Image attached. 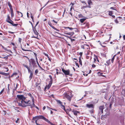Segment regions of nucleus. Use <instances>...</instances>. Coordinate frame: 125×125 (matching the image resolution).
<instances>
[{"label":"nucleus","instance_id":"f257e3e1","mask_svg":"<svg viewBox=\"0 0 125 125\" xmlns=\"http://www.w3.org/2000/svg\"><path fill=\"white\" fill-rule=\"evenodd\" d=\"M17 96L18 99L17 100V102L19 106L23 107H25L27 106V105L30 102L28 100L27 102L25 101V98L23 95H17Z\"/></svg>","mask_w":125,"mask_h":125},{"label":"nucleus","instance_id":"f03ea898","mask_svg":"<svg viewBox=\"0 0 125 125\" xmlns=\"http://www.w3.org/2000/svg\"><path fill=\"white\" fill-rule=\"evenodd\" d=\"M25 57L28 58L29 62V64L30 66L31 67H32L34 69L37 67L35 61L34 59H30L27 57L25 56Z\"/></svg>","mask_w":125,"mask_h":125},{"label":"nucleus","instance_id":"7ed1b4c3","mask_svg":"<svg viewBox=\"0 0 125 125\" xmlns=\"http://www.w3.org/2000/svg\"><path fill=\"white\" fill-rule=\"evenodd\" d=\"M49 76L50 78V82L49 83V84L48 86H46L45 88H47V89H49L52 85V78L51 75H49Z\"/></svg>","mask_w":125,"mask_h":125},{"label":"nucleus","instance_id":"20e7f679","mask_svg":"<svg viewBox=\"0 0 125 125\" xmlns=\"http://www.w3.org/2000/svg\"><path fill=\"white\" fill-rule=\"evenodd\" d=\"M35 28V27L34 28L33 27L32 28V30L35 34L36 35V36H33L32 37L33 38H37L38 33V32H37Z\"/></svg>","mask_w":125,"mask_h":125},{"label":"nucleus","instance_id":"39448f33","mask_svg":"<svg viewBox=\"0 0 125 125\" xmlns=\"http://www.w3.org/2000/svg\"><path fill=\"white\" fill-rule=\"evenodd\" d=\"M27 106H29L31 107V108L33 107L36 108L37 109H39L38 108L37 106H36L34 104V102H32V104H31L30 103V102L27 105Z\"/></svg>","mask_w":125,"mask_h":125},{"label":"nucleus","instance_id":"423d86ee","mask_svg":"<svg viewBox=\"0 0 125 125\" xmlns=\"http://www.w3.org/2000/svg\"><path fill=\"white\" fill-rule=\"evenodd\" d=\"M65 97L70 101L71 100V98L73 97L72 95L71 94L70 96L68 94H66L65 95Z\"/></svg>","mask_w":125,"mask_h":125},{"label":"nucleus","instance_id":"0eeeda50","mask_svg":"<svg viewBox=\"0 0 125 125\" xmlns=\"http://www.w3.org/2000/svg\"><path fill=\"white\" fill-rule=\"evenodd\" d=\"M7 21L9 23L11 24L13 26H16L18 25L17 24H14L13 21L10 19Z\"/></svg>","mask_w":125,"mask_h":125},{"label":"nucleus","instance_id":"6e6552de","mask_svg":"<svg viewBox=\"0 0 125 125\" xmlns=\"http://www.w3.org/2000/svg\"><path fill=\"white\" fill-rule=\"evenodd\" d=\"M48 24L54 30H56L58 31H59V30L58 29H57L54 26H53L52 24L51 23L50 21H49L48 22Z\"/></svg>","mask_w":125,"mask_h":125},{"label":"nucleus","instance_id":"1a4fd4ad","mask_svg":"<svg viewBox=\"0 0 125 125\" xmlns=\"http://www.w3.org/2000/svg\"><path fill=\"white\" fill-rule=\"evenodd\" d=\"M81 47L83 49H87L89 48V46L87 44H84L83 45L81 46Z\"/></svg>","mask_w":125,"mask_h":125},{"label":"nucleus","instance_id":"9d476101","mask_svg":"<svg viewBox=\"0 0 125 125\" xmlns=\"http://www.w3.org/2000/svg\"><path fill=\"white\" fill-rule=\"evenodd\" d=\"M62 71L66 75H68L70 71L69 70H65L63 69H62Z\"/></svg>","mask_w":125,"mask_h":125},{"label":"nucleus","instance_id":"9b49d317","mask_svg":"<svg viewBox=\"0 0 125 125\" xmlns=\"http://www.w3.org/2000/svg\"><path fill=\"white\" fill-rule=\"evenodd\" d=\"M94 63H96L97 61L99 62V60L98 59V57L97 56L95 55H94Z\"/></svg>","mask_w":125,"mask_h":125},{"label":"nucleus","instance_id":"f8f14e48","mask_svg":"<svg viewBox=\"0 0 125 125\" xmlns=\"http://www.w3.org/2000/svg\"><path fill=\"white\" fill-rule=\"evenodd\" d=\"M39 116H37L33 118V120H35V123L37 125H38V124L37 123V120L40 119L39 117H38Z\"/></svg>","mask_w":125,"mask_h":125},{"label":"nucleus","instance_id":"ddd939ff","mask_svg":"<svg viewBox=\"0 0 125 125\" xmlns=\"http://www.w3.org/2000/svg\"><path fill=\"white\" fill-rule=\"evenodd\" d=\"M104 108V105L101 106L99 107V109L100 110L102 113H103V110Z\"/></svg>","mask_w":125,"mask_h":125},{"label":"nucleus","instance_id":"4468645a","mask_svg":"<svg viewBox=\"0 0 125 125\" xmlns=\"http://www.w3.org/2000/svg\"><path fill=\"white\" fill-rule=\"evenodd\" d=\"M86 107L89 108H93L94 107V105L93 104H86Z\"/></svg>","mask_w":125,"mask_h":125},{"label":"nucleus","instance_id":"2eb2a0df","mask_svg":"<svg viewBox=\"0 0 125 125\" xmlns=\"http://www.w3.org/2000/svg\"><path fill=\"white\" fill-rule=\"evenodd\" d=\"M28 96H30V97L31 98V99L32 100V102H34V99L33 98V97L32 94L30 93H29L28 94Z\"/></svg>","mask_w":125,"mask_h":125},{"label":"nucleus","instance_id":"dca6fc26","mask_svg":"<svg viewBox=\"0 0 125 125\" xmlns=\"http://www.w3.org/2000/svg\"><path fill=\"white\" fill-rule=\"evenodd\" d=\"M72 112L74 114L75 116H77V113H79V112L77 111H74L73 110Z\"/></svg>","mask_w":125,"mask_h":125},{"label":"nucleus","instance_id":"f3484780","mask_svg":"<svg viewBox=\"0 0 125 125\" xmlns=\"http://www.w3.org/2000/svg\"><path fill=\"white\" fill-rule=\"evenodd\" d=\"M8 4L9 6V7H10V10H12L13 9L12 8V6L10 3V2H8Z\"/></svg>","mask_w":125,"mask_h":125},{"label":"nucleus","instance_id":"a211bd4d","mask_svg":"<svg viewBox=\"0 0 125 125\" xmlns=\"http://www.w3.org/2000/svg\"><path fill=\"white\" fill-rule=\"evenodd\" d=\"M0 74H1L2 75H4L5 76H8V74L7 73H5L3 72H0Z\"/></svg>","mask_w":125,"mask_h":125},{"label":"nucleus","instance_id":"6ab92c4d","mask_svg":"<svg viewBox=\"0 0 125 125\" xmlns=\"http://www.w3.org/2000/svg\"><path fill=\"white\" fill-rule=\"evenodd\" d=\"M10 12H11V17H12L14 16V14L13 11V10H10Z\"/></svg>","mask_w":125,"mask_h":125},{"label":"nucleus","instance_id":"aec40b11","mask_svg":"<svg viewBox=\"0 0 125 125\" xmlns=\"http://www.w3.org/2000/svg\"><path fill=\"white\" fill-rule=\"evenodd\" d=\"M17 12L18 13V14L19 16L21 17H22L23 16V15L22 13L21 12H19L18 11H17Z\"/></svg>","mask_w":125,"mask_h":125},{"label":"nucleus","instance_id":"412c9836","mask_svg":"<svg viewBox=\"0 0 125 125\" xmlns=\"http://www.w3.org/2000/svg\"><path fill=\"white\" fill-rule=\"evenodd\" d=\"M106 63H107V64H106L105 63L104 64L105 65H106L107 66L109 65L110 63V60H109L107 61Z\"/></svg>","mask_w":125,"mask_h":125},{"label":"nucleus","instance_id":"4be33fe9","mask_svg":"<svg viewBox=\"0 0 125 125\" xmlns=\"http://www.w3.org/2000/svg\"><path fill=\"white\" fill-rule=\"evenodd\" d=\"M86 19L85 18H83L82 19H80V21L81 23H83L86 20Z\"/></svg>","mask_w":125,"mask_h":125},{"label":"nucleus","instance_id":"5701e85b","mask_svg":"<svg viewBox=\"0 0 125 125\" xmlns=\"http://www.w3.org/2000/svg\"><path fill=\"white\" fill-rule=\"evenodd\" d=\"M23 66L26 67L28 69V71L30 70V69L29 68L27 65L24 64H23Z\"/></svg>","mask_w":125,"mask_h":125},{"label":"nucleus","instance_id":"b1692460","mask_svg":"<svg viewBox=\"0 0 125 125\" xmlns=\"http://www.w3.org/2000/svg\"><path fill=\"white\" fill-rule=\"evenodd\" d=\"M40 119H42L44 120L45 117L42 115H39V117Z\"/></svg>","mask_w":125,"mask_h":125},{"label":"nucleus","instance_id":"393cba45","mask_svg":"<svg viewBox=\"0 0 125 125\" xmlns=\"http://www.w3.org/2000/svg\"><path fill=\"white\" fill-rule=\"evenodd\" d=\"M88 3L89 5L92 4V2L91 0H89L88 1Z\"/></svg>","mask_w":125,"mask_h":125},{"label":"nucleus","instance_id":"a878e982","mask_svg":"<svg viewBox=\"0 0 125 125\" xmlns=\"http://www.w3.org/2000/svg\"><path fill=\"white\" fill-rule=\"evenodd\" d=\"M32 75H33V73H32V72H30V74L29 76V78L30 79H31V78L32 77Z\"/></svg>","mask_w":125,"mask_h":125},{"label":"nucleus","instance_id":"bb28decb","mask_svg":"<svg viewBox=\"0 0 125 125\" xmlns=\"http://www.w3.org/2000/svg\"><path fill=\"white\" fill-rule=\"evenodd\" d=\"M4 49L6 51H7L9 52H10L11 53H12V51L11 50H8L7 49V48H5Z\"/></svg>","mask_w":125,"mask_h":125},{"label":"nucleus","instance_id":"cd10ccee","mask_svg":"<svg viewBox=\"0 0 125 125\" xmlns=\"http://www.w3.org/2000/svg\"><path fill=\"white\" fill-rule=\"evenodd\" d=\"M44 120L46 122H48V123H51L50 121L48 119H46L45 118H44Z\"/></svg>","mask_w":125,"mask_h":125},{"label":"nucleus","instance_id":"c85d7f7f","mask_svg":"<svg viewBox=\"0 0 125 125\" xmlns=\"http://www.w3.org/2000/svg\"><path fill=\"white\" fill-rule=\"evenodd\" d=\"M113 13L112 11H109V15L110 16H112Z\"/></svg>","mask_w":125,"mask_h":125},{"label":"nucleus","instance_id":"c756f323","mask_svg":"<svg viewBox=\"0 0 125 125\" xmlns=\"http://www.w3.org/2000/svg\"><path fill=\"white\" fill-rule=\"evenodd\" d=\"M56 101L57 103L60 104L61 105V104H62V103L60 100H56Z\"/></svg>","mask_w":125,"mask_h":125},{"label":"nucleus","instance_id":"7c9ffc66","mask_svg":"<svg viewBox=\"0 0 125 125\" xmlns=\"http://www.w3.org/2000/svg\"><path fill=\"white\" fill-rule=\"evenodd\" d=\"M20 119L19 118H18L17 120L15 122L16 123H19L20 122Z\"/></svg>","mask_w":125,"mask_h":125},{"label":"nucleus","instance_id":"2f4dec72","mask_svg":"<svg viewBox=\"0 0 125 125\" xmlns=\"http://www.w3.org/2000/svg\"><path fill=\"white\" fill-rule=\"evenodd\" d=\"M65 34H66L67 35H73V34L72 33H65Z\"/></svg>","mask_w":125,"mask_h":125},{"label":"nucleus","instance_id":"473e14b6","mask_svg":"<svg viewBox=\"0 0 125 125\" xmlns=\"http://www.w3.org/2000/svg\"><path fill=\"white\" fill-rule=\"evenodd\" d=\"M79 62L80 64L81 65H82V61H81V59L80 58H79Z\"/></svg>","mask_w":125,"mask_h":125},{"label":"nucleus","instance_id":"72a5a7b5","mask_svg":"<svg viewBox=\"0 0 125 125\" xmlns=\"http://www.w3.org/2000/svg\"><path fill=\"white\" fill-rule=\"evenodd\" d=\"M61 107L62 108V109H64V110H65V108L64 106L63 105H62V104H61Z\"/></svg>","mask_w":125,"mask_h":125},{"label":"nucleus","instance_id":"f704fd0d","mask_svg":"<svg viewBox=\"0 0 125 125\" xmlns=\"http://www.w3.org/2000/svg\"><path fill=\"white\" fill-rule=\"evenodd\" d=\"M4 90V88H3L0 92V95L3 92Z\"/></svg>","mask_w":125,"mask_h":125},{"label":"nucleus","instance_id":"c9c22d12","mask_svg":"<svg viewBox=\"0 0 125 125\" xmlns=\"http://www.w3.org/2000/svg\"><path fill=\"white\" fill-rule=\"evenodd\" d=\"M78 16L79 18H82L83 17L81 14H80Z\"/></svg>","mask_w":125,"mask_h":125},{"label":"nucleus","instance_id":"e433bc0d","mask_svg":"<svg viewBox=\"0 0 125 125\" xmlns=\"http://www.w3.org/2000/svg\"><path fill=\"white\" fill-rule=\"evenodd\" d=\"M115 56H114L111 59V61L112 62V63H113V61H114V59H115Z\"/></svg>","mask_w":125,"mask_h":125},{"label":"nucleus","instance_id":"4c0bfd02","mask_svg":"<svg viewBox=\"0 0 125 125\" xmlns=\"http://www.w3.org/2000/svg\"><path fill=\"white\" fill-rule=\"evenodd\" d=\"M59 21V20H58V21H55L54 20H53L52 21L54 23H56V24H57V23H58V21Z\"/></svg>","mask_w":125,"mask_h":125},{"label":"nucleus","instance_id":"58836bf2","mask_svg":"<svg viewBox=\"0 0 125 125\" xmlns=\"http://www.w3.org/2000/svg\"><path fill=\"white\" fill-rule=\"evenodd\" d=\"M98 42H100V45L102 47H105V48L106 49H107V48L105 46H103L102 45V44L101 42H100V41H98Z\"/></svg>","mask_w":125,"mask_h":125},{"label":"nucleus","instance_id":"ea45409f","mask_svg":"<svg viewBox=\"0 0 125 125\" xmlns=\"http://www.w3.org/2000/svg\"><path fill=\"white\" fill-rule=\"evenodd\" d=\"M38 72V69H37L35 70V74H36Z\"/></svg>","mask_w":125,"mask_h":125},{"label":"nucleus","instance_id":"a19ab883","mask_svg":"<svg viewBox=\"0 0 125 125\" xmlns=\"http://www.w3.org/2000/svg\"><path fill=\"white\" fill-rule=\"evenodd\" d=\"M22 40V39L20 38H19V42L20 43H21V42Z\"/></svg>","mask_w":125,"mask_h":125},{"label":"nucleus","instance_id":"79ce46f5","mask_svg":"<svg viewBox=\"0 0 125 125\" xmlns=\"http://www.w3.org/2000/svg\"><path fill=\"white\" fill-rule=\"evenodd\" d=\"M115 21L116 23H118V21L117 19L115 20Z\"/></svg>","mask_w":125,"mask_h":125},{"label":"nucleus","instance_id":"37998d69","mask_svg":"<svg viewBox=\"0 0 125 125\" xmlns=\"http://www.w3.org/2000/svg\"><path fill=\"white\" fill-rule=\"evenodd\" d=\"M115 8V7H111L110 8V9H112L113 10H116Z\"/></svg>","mask_w":125,"mask_h":125},{"label":"nucleus","instance_id":"c03bdc74","mask_svg":"<svg viewBox=\"0 0 125 125\" xmlns=\"http://www.w3.org/2000/svg\"><path fill=\"white\" fill-rule=\"evenodd\" d=\"M66 28H68L70 30H72L73 29V28H70L69 27H66Z\"/></svg>","mask_w":125,"mask_h":125},{"label":"nucleus","instance_id":"a18cd8bd","mask_svg":"<svg viewBox=\"0 0 125 125\" xmlns=\"http://www.w3.org/2000/svg\"><path fill=\"white\" fill-rule=\"evenodd\" d=\"M20 20V19L19 18H16L15 19V21H18L19 20Z\"/></svg>","mask_w":125,"mask_h":125},{"label":"nucleus","instance_id":"49530a36","mask_svg":"<svg viewBox=\"0 0 125 125\" xmlns=\"http://www.w3.org/2000/svg\"><path fill=\"white\" fill-rule=\"evenodd\" d=\"M10 19V17H9L8 16V18H7L6 19V21H8V20H9Z\"/></svg>","mask_w":125,"mask_h":125},{"label":"nucleus","instance_id":"de8ad7c7","mask_svg":"<svg viewBox=\"0 0 125 125\" xmlns=\"http://www.w3.org/2000/svg\"><path fill=\"white\" fill-rule=\"evenodd\" d=\"M39 68H40V69H39L40 70H41L42 71L44 70V69L43 68H42L41 66Z\"/></svg>","mask_w":125,"mask_h":125},{"label":"nucleus","instance_id":"09e8293b","mask_svg":"<svg viewBox=\"0 0 125 125\" xmlns=\"http://www.w3.org/2000/svg\"><path fill=\"white\" fill-rule=\"evenodd\" d=\"M3 58L5 59H8V57L6 56V57H5Z\"/></svg>","mask_w":125,"mask_h":125},{"label":"nucleus","instance_id":"8fccbe9b","mask_svg":"<svg viewBox=\"0 0 125 125\" xmlns=\"http://www.w3.org/2000/svg\"><path fill=\"white\" fill-rule=\"evenodd\" d=\"M96 67V66L95 65L93 64L92 65V67L93 68H95Z\"/></svg>","mask_w":125,"mask_h":125},{"label":"nucleus","instance_id":"3c124183","mask_svg":"<svg viewBox=\"0 0 125 125\" xmlns=\"http://www.w3.org/2000/svg\"><path fill=\"white\" fill-rule=\"evenodd\" d=\"M47 108L48 109V110H50V109H52L51 108L49 107L48 106H47Z\"/></svg>","mask_w":125,"mask_h":125},{"label":"nucleus","instance_id":"603ef678","mask_svg":"<svg viewBox=\"0 0 125 125\" xmlns=\"http://www.w3.org/2000/svg\"><path fill=\"white\" fill-rule=\"evenodd\" d=\"M8 32L9 33H14V32H11L10 31H8Z\"/></svg>","mask_w":125,"mask_h":125},{"label":"nucleus","instance_id":"864d4df0","mask_svg":"<svg viewBox=\"0 0 125 125\" xmlns=\"http://www.w3.org/2000/svg\"><path fill=\"white\" fill-rule=\"evenodd\" d=\"M44 54L48 58H49V56H48V55L47 54H46V53H45Z\"/></svg>","mask_w":125,"mask_h":125},{"label":"nucleus","instance_id":"5fc2aeb1","mask_svg":"<svg viewBox=\"0 0 125 125\" xmlns=\"http://www.w3.org/2000/svg\"><path fill=\"white\" fill-rule=\"evenodd\" d=\"M39 21H38L37 22L36 24V25L35 27L37 26V25L39 24Z\"/></svg>","mask_w":125,"mask_h":125},{"label":"nucleus","instance_id":"6e6d98bb","mask_svg":"<svg viewBox=\"0 0 125 125\" xmlns=\"http://www.w3.org/2000/svg\"><path fill=\"white\" fill-rule=\"evenodd\" d=\"M87 6H83L82 7V8H87Z\"/></svg>","mask_w":125,"mask_h":125},{"label":"nucleus","instance_id":"4d7b16f0","mask_svg":"<svg viewBox=\"0 0 125 125\" xmlns=\"http://www.w3.org/2000/svg\"><path fill=\"white\" fill-rule=\"evenodd\" d=\"M17 73H15L13 74L11 76V77H12V76L14 75H16Z\"/></svg>","mask_w":125,"mask_h":125},{"label":"nucleus","instance_id":"13d9d810","mask_svg":"<svg viewBox=\"0 0 125 125\" xmlns=\"http://www.w3.org/2000/svg\"><path fill=\"white\" fill-rule=\"evenodd\" d=\"M22 49L23 51H29V50H26L22 48Z\"/></svg>","mask_w":125,"mask_h":125},{"label":"nucleus","instance_id":"bf43d9fd","mask_svg":"<svg viewBox=\"0 0 125 125\" xmlns=\"http://www.w3.org/2000/svg\"><path fill=\"white\" fill-rule=\"evenodd\" d=\"M22 49L23 51H29V50H26L22 48Z\"/></svg>","mask_w":125,"mask_h":125},{"label":"nucleus","instance_id":"052dcab7","mask_svg":"<svg viewBox=\"0 0 125 125\" xmlns=\"http://www.w3.org/2000/svg\"><path fill=\"white\" fill-rule=\"evenodd\" d=\"M31 19L33 18V16L32 15V14L31 13Z\"/></svg>","mask_w":125,"mask_h":125},{"label":"nucleus","instance_id":"680f3d73","mask_svg":"<svg viewBox=\"0 0 125 125\" xmlns=\"http://www.w3.org/2000/svg\"><path fill=\"white\" fill-rule=\"evenodd\" d=\"M81 2L82 3H84L85 4H86V3H85V1H81Z\"/></svg>","mask_w":125,"mask_h":125},{"label":"nucleus","instance_id":"e2e57ef3","mask_svg":"<svg viewBox=\"0 0 125 125\" xmlns=\"http://www.w3.org/2000/svg\"><path fill=\"white\" fill-rule=\"evenodd\" d=\"M76 66H77L78 67H79V66L78 63H76Z\"/></svg>","mask_w":125,"mask_h":125},{"label":"nucleus","instance_id":"0e129e2a","mask_svg":"<svg viewBox=\"0 0 125 125\" xmlns=\"http://www.w3.org/2000/svg\"><path fill=\"white\" fill-rule=\"evenodd\" d=\"M73 8V6H71V7L70 9V11H71V10H72V9Z\"/></svg>","mask_w":125,"mask_h":125},{"label":"nucleus","instance_id":"69168bd1","mask_svg":"<svg viewBox=\"0 0 125 125\" xmlns=\"http://www.w3.org/2000/svg\"><path fill=\"white\" fill-rule=\"evenodd\" d=\"M74 3H71L70 4V5H72V6H73L74 5Z\"/></svg>","mask_w":125,"mask_h":125},{"label":"nucleus","instance_id":"338daca9","mask_svg":"<svg viewBox=\"0 0 125 125\" xmlns=\"http://www.w3.org/2000/svg\"><path fill=\"white\" fill-rule=\"evenodd\" d=\"M46 107L45 106H44L43 107V110H44L46 108Z\"/></svg>","mask_w":125,"mask_h":125},{"label":"nucleus","instance_id":"774afa93","mask_svg":"<svg viewBox=\"0 0 125 125\" xmlns=\"http://www.w3.org/2000/svg\"><path fill=\"white\" fill-rule=\"evenodd\" d=\"M123 38L124 39V40H125V35L123 36Z\"/></svg>","mask_w":125,"mask_h":125}]
</instances>
